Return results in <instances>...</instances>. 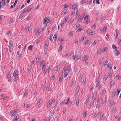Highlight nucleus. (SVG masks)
<instances>
[{
	"label": "nucleus",
	"instance_id": "1",
	"mask_svg": "<svg viewBox=\"0 0 121 121\" xmlns=\"http://www.w3.org/2000/svg\"><path fill=\"white\" fill-rule=\"evenodd\" d=\"M75 99L76 105L77 106H78L79 103V96L78 94H76V95Z\"/></svg>",
	"mask_w": 121,
	"mask_h": 121
},
{
	"label": "nucleus",
	"instance_id": "2",
	"mask_svg": "<svg viewBox=\"0 0 121 121\" xmlns=\"http://www.w3.org/2000/svg\"><path fill=\"white\" fill-rule=\"evenodd\" d=\"M55 98L53 99L52 100H49L48 103V104L49 103V104H48V107L50 106V104H52V103H53L55 102Z\"/></svg>",
	"mask_w": 121,
	"mask_h": 121
},
{
	"label": "nucleus",
	"instance_id": "3",
	"mask_svg": "<svg viewBox=\"0 0 121 121\" xmlns=\"http://www.w3.org/2000/svg\"><path fill=\"white\" fill-rule=\"evenodd\" d=\"M10 114L11 116H14L16 114V112L14 110L11 111L10 112Z\"/></svg>",
	"mask_w": 121,
	"mask_h": 121
},
{
	"label": "nucleus",
	"instance_id": "4",
	"mask_svg": "<svg viewBox=\"0 0 121 121\" xmlns=\"http://www.w3.org/2000/svg\"><path fill=\"white\" fill-rule=\"evenodd\" d=\"M49 116L51 118H52L54 114V111L52 110H51L49 113Z\"/></svg>",
	"mask_w": 121,
	"mask_h": 121
},
{
	"label": "nucleus",
	"instance_id": "5",
	"mask_svg": "<svg viewBox=\"0 0 121 121\" xmlns=\"http://www.w3.org/2000/svg\"><path fill=\"white\" fill-rule=\"evenodd\" d=\"M87 33L90 35H92L93 34L92 31L91 30H86Z\"/></svg>",
	"mask_w": 121,
	"mask_h": 121
},
{
	"label": "nucleus",
	"instance_id": "6",
	"mask_svg": "<svg viewBox=\"0 0 121 121\" xmlns=\"http://www.w3.org/2000/svg\"><path fill=\"white\" fill-rule=\"evenodd\" d=\"M88 59V56H84L83 57L82 59L83 60V61L84 62V61H85Z\"/></svg>",
	"mask_w": 121,
	"mask_h": 121
},
{
	"label": "nucleus",
	"instance_id": "7",
	"mask_svg": "<svg viewBox=\"0 0 121 121\" xmlns=\"http://www.w3.org/2000/svg\"><path fill=\"white\" fill-rule=\"evenodd\" d=\"M107 67L109 68H110V69L111 70L112 69V64L110 62H109L107 65Z\"/></svg>",
	"mask_w": 121,
	"mask_h": 121
},
{
	"label": "nucleus",
	"instance_id": "8",
	"mask_svg": "<svg viewBox=\"0 0 121 121\" xmlns=\"http://www.w3.org/2000/svg\"><path fill=\"white\" fill-rule=\"evenodd\" d=\"M91 39H87L86 40L85 43V45H86L88 44L90 42Z\"/></svg>",
	"mask_w": 121,
	"mask_h": 121
},
{
	"label": "nucleus",
	"instance_id": "9",
	"mask_svg": "<svg viewBox=\"0 0 121 121\" xmlns=\"http://www.w3.org/2000/svg\"><path fill=\"white\" fill-rule=\"evenodd\" d=\"M18 73V71L17 70H15L13 74V76L14 77H15V76H16Z\"/></svg>",
	"mask_w": 121,
	"mask_h": 121
},
{
	"label": "nucleus",
	"instance_id": "10",
	"mask_svg": "<svg viewBox=\"0 0 121 121\" xmlns=\"http://www.w3.org/2000/svg\"><path fill=\"white\" fill-rule=\"evenodd\" d=\"M76 57L77 58L76 60H78V59L80 58L81 57V55H80L79 53H78V55H76Z\"/></svg>",
	"mask_w": 121,
	"mask_h": 121
},
{
	"label": "nucleus",
	"instance_id": "11",
	"mask_svg": "<svg viewBox=\"0 0 121 121\" xmlns=\"http://www.w3.org/2000/svg\"><path fill=\"white\" fill-rule=\"evenodd\" d=\"M14 120L17 121L19 118V115L17 114L14 117Z\"/></svg>",
	"mask_w": 121,
	"mask_h": 121
},
{
	"label": "nucleus",
	"instance_id": "12",
	"mask_svg": "<svg viewBox=\"0 0 121 121\" xmlns=\"http://www.w3.org/2000/svg\"><path fill=\"white\" fill-rule=\"evenodd\" d=\"M20 5H19L17 7H16L14 10V12H15V11H18L19 10V9H20Z\"/></svg>",
	"mask_w": 121,
	"mask_h": 121
},
{
	"label": "nucleus",
	"instance_id": "13",
	"mask_svg": "<svg viewBox=\"0 0 121 121\" xmlns=\"http://www.w3.org/2000/svg\"><path fill=\"white\" fill-rule=\"evenodd\" d=\"M43 102L42 99H41L38 102L37 104L36 105H38V106L41 103Z\"/></svg>",
	"mask_w": 121,
	"mask_h": 121
},
{
	"label": "nucleus",
	"instance_id": "14",
	"mask_svg": "<svg viewBox=\"0 0 121 121\" xmlns=\"http://www.w3.org/2000/svg\"><path fill=\"white\" fill-rule=\"evenodd\" d=\"M57 34H55L54 35L53 37V39L54 41H55L57 37Z\"/></svg>",
	"mask_w": 121,
	"mask_h": 121
},
{
	"label": "nucleus",
	"instance_id": "15",
	"mask_svg": "<svg viewBox=\"0 0 121 121\" xmlns=\"http://www.w3.org/2000/svg\"><path fill=\"white\" fill-rule=\"evenodd\" d=\"M62 76L61 75H59V79L58 82H60L61 81L62 78Z\"/></svg>",
	"mask_w": 121,
	"mask_h": 121
},
{
	"label": "nucleus",
	"instance_id": "16",
	"mask_svg": "<svg viewBox=\"0 0 121 121\" xmlns=\"http://www.w3.org/2000/svg\"><path fill=\"white\" fill-rule=\"evenodd\" d=\"M32 68V66L31 65H30L28 68V72L29 73H30L31 71Z\"/></svg>",
	"mask_w": 121,
	"mask_h": 121
},
{
	"label": "nucleus",
	"instance_id": "17",
	"mask_svg": "<svg viewBox=\"0 0 121 121\" xmlns=\"http://www.w3.org/2000/svg\"><path fill=\"white\" fill-rule=\"evenodd\" d=\"M1 2L2 5L3 6H4L5 5V0H2Z\"/></svg>",
	"mask_w": 121,
	"mask_h": 121
},
{
	"label": "nucleus",
	"instance_id": "18",
	"mask_svg": "<svg viewBox=\"0 0 121 121\" xmlns=\"http://www.w3.org/2000/svg\"><path fill=\"white\" fill-rule=\"evenodd\" d=\"M28 9V7H26L25 8L24 11L22 12V13H25L26 12H27V9Z\"/></svg>",
	"mask_w": 121,
	"mask_h": 121
},
{
	"label": "nucleus",
	"instance_id": "19",
	"mask_svg": "<svg viewBox=\"0 0 121 121\" xmlns=\"http://www.w3.org/2000/svg\"><path fill=\"white\" fill-rule=\"evenodd\" d=\"M117 96H118L119 95V94L120 91L121 90L119 89H117Z\"/></svg>",
	"mask_w": 121,
	"mask_h": 121
},
{
	"label": "nucleus",
	"instance_id": "20",
	"mask_svg": "<svg viewBox=\"0 0 121 121\" xmlns=\"http://www.w3.org/2000/svg\"><path fill=\"white\" fill-rule=\"evenodd\" d=\"M108 60H106L103 62V65L105 66L108 63Z\"/></svg>",
	"mask_w": 121,
	"mask_h": 121
},
{
	"label": "nucleus",
	"instance_id": "21",
	"mask_svg": "<svg viewBox=\"0 0 121 121\" xmlns=\"http://www.w3.org/2000/svg\"><path fill=\"white\" fill-rule=\"evenodd\" d=\"M97 92H95L94 93L93 95V97H94L95 98L97 97Z\"/></svg>",
	"mask_w": 121,
	"mask_h": 121
},
{
	"label": "nucleus",
	"instance_id": "22",
	"mask_svg": "<svg viewBox=\"0 0 121 121\" xmlns=\"http://www.w3.org/2000/svg\"><path fill=\"white\" fill-rule=\"evenodd\" d=\"M68 19V18L67 17L65 18L64 19L63 22L65 23H66L67 22Z\"/></svg>",
	"mask_w": 121,
	"mask_h": 121
},
{
	"label": "nucleus",
	"instance_id": "23",
	"mask_svg": "<svg viewBox=\"0 0 121 121\" xmlns=\"http://www.w3.org/2000/svg\"><path fill=\"white\" fill-rule=\"evenodd\" d=\"M28 90L27 89H26L25 91V92L24 93V96H25L28 93Z\"/></svg>",
	"mask_w": 121,
	"mask_h": 121
},
{
	"label": "nucleus",
	"instance_id": "24",
	"mask_svg": "<svg viewBox=\"0 0 121 121\" xmlns=\"http://www.w3.org/2000/svg\"><path fill=\"white\" fill-rule=\"evenodd\" d=\"M116 94V91H114L112 93V97H113Z\"/></svg>",
	"mask_w": 121,
	"mask_h": 121
},
{
	"label": "nucleus",
	"instance_id": "25",
	"mask_svg": "<svg viewBox=\"0 0 121 121\" xmlns=\"http://www.w3.org/2000/svg\"><path fill=\"white\" fill-rule=\"evenodd\" d=\"M106 100V99L105 98H103L102 99V104H103L105 103V101Z\"/></svg>",
	"mask_w": 121,
	"mask_h": 121
},
{
	"label": "nucleus",
	"instance_id": "26",
	"mask_svg": "<svg viewBox=\"0 0 121 121\" xmlns=\"http://www.w3.org/2000/svg\"><path fill=\"white\" fill-rule=\"evenodd\" d=\"M115 52L116 55L117 56L120 53V52H119L118 50H116L115 51Z\"/></svg>",
	"mask_w": 121,
	"mask_h": 121
},
{
	"label": "nucleus",
	"instance_id": "27",
	"mask_svg": "<svg viewBox=\"0 0 121 121\" xmlns=\"http://www.w3.org/2000/svg\"><path fill=\"white\" fill-rule=\"evenodd\" d=\"M112 48L114 49L117 50V47L114 44L112 45Z\"/></svg>",
	"mask_w": 121,
	"mask_h": 121
},
{
	"label": "nucleus",
	"instance_id": "28",
	"mask_svg": "<svg viewBox=\"0 0 121 121\" xmlns=\"http://www.w3.org/2000/svg\"><path fill=\"white\" fill-rule=\"evenodd\" d=\"M107 76L106 74L104 75V77L103 80L106 81L107 79Z\"/></svg>",
	"mask_w": 121,
	"mask_h": 121
},
{
	"label": "nucleus",
	"instance_id": "29",
	"mask_svg": "<svg viewBox=\"0 0 121 121\" xmlns=\"http://www.w3.org/2000/svg\"><path fill=\"white\" fill-rule=\"evenodd\" d=\"M46 67V63L45 64L43 65V66L42 68V70H43V69H45Z\"/></svg>",
	"mask_w": 121,
	"mask_h": 121
},
{
	"label": "nucleus",
	"instance_id": "30",
	"mask_svg": "<svg viewBox=\"0 0 121 121\" xmlns=\"http://www.w3.org/2000/svg\"><path fill=\"white\" fill-rule=\"evenodd\" d=\"M101 51L99 50V49L97 51V53L98 55H100L101 54Z\"/></svg>",
	"mask_w": 121,
	"mask_h": 121
},
{
	"label": "nucleus",
	"instance_id": "31",
	"mask_svg": "<svg viewBox=\"0 0 121 121\" xmlns=\"http://www.w3.org/2000/svg\"><path fill=\"white\" fill-rule=\"evenodd\" d=\"M89 96L88 97V99H87L86 100V101L85 102V103L86 104V105L87 103H88V101L89 100Z\"/></svg>",
	"mask_w": 121,
	"mask_h": 121
},
{
	"label": "nucleus",
	"instance_id": "32",
	"mask_svg": "<svg viewBox=\"0 0 121 121\" xmlns=\"http://www.w3.org/2000/svg\"><path fill=\"white\" fill-rule=\"evenodd\" d=\"M60 67H57L56 68V71L58 72L60 70Z\"/></svg>",
	"mask_w": 121,
	"mask_h": 121
},
{
	"label": "nucleus",
	"instance_id": "33",
	"mask_svg": "<svg viewBox=\"0 0 121 121\" xmlns=\"http://www.w3.org/2000/svg\"><path fill=\"white\" fill-rule=\"evenodd\" d=\"M67 100L66 99H65L62 101L61 103L60 104L62 105L65 103V102Z\"/></svg>",
	"mask_w": 121,
	"mask_h": 121
},
{
	"label": "nucleus",
	"instance_id": "34",
	"mask_svg": "<svg viewBox=\"0 0 121 121\" xmlns=\"http://www.w3.org/2000/svg\"><path fill=\"white\" fill-rule=\"evenodd\" d=\"M78 8H76L74 10V13H75L76 14L77 13H78Z\"/></svg>",
	"mask_w": 121,
	"mask_h": 121
},
{
	"label": "nucleus",
	"instance_id": "35",
	"mask_svg": "<svg viewBox=\"0 0 121 121\" xmlns=\"http://www.w3.org/2000/svg\"><path fill=\"white\" fill-rule=\"evenodd\" d=\"M23 16V13H22V14H21L19 16V19H21L22 17Z\"/></svg>",
	"mask_w": 121,
	"mask_h": 121
},
{
	"label": "nucleus",
	"instance_id": "36",
	"mask_svg": "<svg viewBox=\"0 0 121 121\" xmlns=\"http://www.w3.org/2000/svg\"><path fill=\"white\" fill-rule=\"evenodd\" d=\"M33 46L32 45H30L29 47H28V49L30 50H31L33 48Z\"/></svg>",
	"mask_w": 121,
	"mask_h": 121
},
{
	"label": "nucleus",
	"instance_id": "37",
	"mask_svg": "<svg viewBox=\"0 0 121 121\" xmlns=\"http://www.w3.org/2000/svg\"><path fill=\"white\" fill-rule=\"evenodd\" d=\"M18 75H17L16 76H15L14 77L15 78L14 79V81L15 82H16L18 79Z\"/></svg>",
	"mask_w": 121,
	"mask_h": 121
},
{
	"label": "nucleus",
	"instance_id": "38",
	"mask_svg": "<svg viewBox=\"0 0 121 121\" xmlns=\"http://www.w3.org/2000/svg\"><path fill=\"white\" fill-rule=\"evenodd\" d=\"M62 45H61L60 46V47L59 48V49L58 50L59 51H60L62 50Z\"/></svg>",
	"mask_w": 121,
	"mask_h": 121
},
{
	"label": "nucleus",
	"instance_id": "39",
	"mask_svg": "<svg viewBox=\"0 0 121 121\" xmlns=\"http://www.w3.org/2000/svg\"><path fill=\"white\" fill-rule=\"evenodd\" d=\"M93 103L94 102H91L90 104V105H89V107H90V108L91 107L93 104Z\"/></svg>",
	"mask_w": 121,
	"mask_h": 121
},
{
	"label": "nucleus",
	"instance_id": "40",
	"mask_svg": "<svg viewBox=\"0 0 121 121\" xmlns=\"http://www.w3.org/2000/svg\"><path fill=\"white\" fill-rule=\"evenodd\" d=\"M77 5L76 4H75L73 6H72V8L73 9H75L77 6Z\"/></svg>",
	"mask_w": 121,
	"mask_h": 121
},
{
	"label": "nucleus",
	"instance_id": "41",
	"mask_svg": "<svg viewBox=\"0 0 121 121\" xmlns=\"http://www.w3.org/2000/svg\"><path fill=\"white\" fill-rule=\"evenodd\" d=\"M28 30H29L30 31L32 29V28L31 26V25H30L28 27Z\"/></svg>",
	"mask_w": 121,
	"mask_h": 121
},
{
	"label": "nucleus",
	"instance_id": "42",
	"mask_svg": "<svg viewBox=\"0 0 121 121\" xmlns=\"http://www.w3.org/2000/svg\"><path fill=\"white\" fill-rule=\"evenodd\" d=\"M83 16H82V18H79V19L78 20V22H80L81 21V20L82 19Z\"/></svg>",
	"mask_w": 121,
	"mask_h": 121
},
{
	"label": "nucleus",
	"instance_id": "43",
	"mask_svg": "<svg viewBox=\"0 0 121 121\" xmlns=\"http://www.w3.org/2000/svg\"><path fill=\"white\" fill-rule=\"evenodd\" d=\"M108 49V48L107 47H105L103 48V52L106 51Z\"/></svg>",
	"mask_w": 121,
	"mask_h": 121
},
{
	"label": "nucleus",
	"instance_id": "44",
	"mask_svg": "<svg viewBox=\"0 0 121 121\" xmlns=\"http://www.w3.org/2000/svg\"><path fill=\"white\" fill-rule=\"evenodd\" d=\"M71 66H69L67 67L66 70L68 71H69L70 69L71 68Z\"/></svg>",
	"mask_w": 121,
	"mask_h": 121
},
{
	"label": "nucleus",
	"instance_id": "45",
	"mask_svg": "<svg viewBox=\"0 0 121 121\" xmlns=\"http://www.w3.org/2000/svg\"><path fill=\"white\" fill-rule=\"evenodd\" d=\"M47 18L46 17H45L44 20L43 21V24H45V23H46V20H47Z\"/></svg>",
	"mask_w": 121,
	"mask_h": 121
},
{
	"label": "nucleus",
	"instance_id": "46",
	"mask_svg": "<svg viewBox=\"0 0 121 121\" xmlns=\"http://www.w3.org/2000/svg\"><path fill=\"white\" fill-rule=\"evenodd\" d=\"M73 22V20L72 19H71L70 20H69V21H68V23H69V24H70L71 22Z\"/></svg>",
	"mask_w": 121,
	"mask_h": 121
},
{
	"label": "nucleus",
	"instance_id": "47",
	"mask_svg": "<svg viewBox=\"0 0 121 121\" xmlns=\"http://www.w3.org/2000/svg\"><path fill=\"white\" fill-rule=\"evenodd\" d=\"M116 108H113L112 110V113H114L116 110Z\"/></svg>",
	"mask_w": 121,
	"mask_h": 121
},
{
	"label": "nucleus",
	"instance_id": "48",
	"mask_svg": "<svg viewBox=\"0 0 121 121\" xmlns=\"http://www.w3.org/2000/svg\"><path fill=\"white\" fill-rule=\"evenodd\" d=\"M17 0H16L15 1V2L13 4V6L14 7H15L16 4H17Z\"/></svg>",
	"mask_w": 121,
	"mask_h": 121
},
{
	"label": "nucleus",
	"instance_id": "49",
	"mask_svg": "<svg viewBox=\"0 0 121 121\" xmlns=\"http://www.w3.org/2000/svg\"><path fill=\"white\" fill-rule=\"evenodd\" d=\"M86 0H82L80 3V4H82L86 1Z\"/></svg>",
	"mask_w": 121,
	"mask_h": 121
},
{
	"label": "nucleus",
	"instance_id": "50",
	"mask_svg": "<svg viewBox=\"0 0 121 121\" xmlns=\"http://www.w3.org/2000/svg\"><path fill=\"white\" fill-rule=\"evenodd\" d=\"M83 116H84V117H85L86 116V111H84L83 115Z\"/></svg>",
	"mask_w": 121,
	"mask_h": 121
},
{
	"label": "nucleus",
	"instance_id": "51",
	"mask_svg": "<svg viewBox=\"0 0 121 121\" xmlns=\"http://www.w3.org/2000/svg\"><path fill=\"white\" fill-rule=\"evenodd\" d=\"M45 86L44 90H46L48 88V85H45Z\"/></svg>",
	"mask_w": 121,
	"mask_h": 121
},
{
	"label": "nucleus",
	"instance_id": "52",
	"mask_svg": "<svg viewBox=\"0 0 121 121\" xmlns=\"http://www.w3.org/2000/svg\"><path fill=\"white\" fill-rule=\"evenodd\" d=\"M97 42L96 40H95V41L93 42L92 43L93 45H94L96 44V42Z\"/></svg>",
	"mask_w": 121,
	"mask_h": 121
},
{
	"label": "nucleus",
	"instance_id": "53",
	"mask_svg": "<svg viewBox=\"0 0 121 121\" xmlns=\"http://www.w3.org/2000/svg\"><path fill=\"white\" fill-rule=\"evenodd\" d=\"M44 71L43 72V75H44L46 74V73L47 71V70L46 69H44Z\"/></svg>",
	"mask_w": 121,
	"mask_h": 121
},
{
	"label": "nucleus",
	"instance_id": "54",
	"mask_svg": "<svg viewBox=\"0 0 121 121\" xmlns=\"http://www.w3.org/2000/svg\"><path fill=\"white\" fill-rule=\"evenodd\" d=\"M61 13L63 15L64 14H65L66 13V11H65V10H64L62 12H61Z\"/></svg>",
	"mask_w": 121,
	"mask_h": 121
},
{
	"label": "nucleus",
	"instance_id": "55",
	"mask_svg": "<svg viewBox=\"0 0 121 121\" xmlns=\"http://www.w3.org/2000/svg\"><path fill=\"white\" fill-rule=\"evenodd\" d=\"M105 19V17H103L101 18V20L102 21H104Z\"/></svg>",
	"mask_w": 121,
	"mask_h": 121
},
{
	"label": "nucleus",
	"instance_id": "56",
	"mask_svg": "<svg viewBox=\"0 0 121 121\" xmlns=\"http://www.w3.org/2000/svg\"><path fill=\"white\" fill-rule=\"evenodd\" d=\"M54 121H59V120L58 118L56 117L54 118Z\"/></svg>",
	"mask_w": 121,
	"mask_h": 121
},
{
	"label": "nucleus",
	"instance_id": "57",
	"mask_svg": "<svg viewBox=\"0 0 121 121\" xmlns=\"http://www.w3.org/2000/svg\"><path fill=\"white\" fill-rule=\"evenodd\" d=\"M79 86H78L77 87V88L76 89V91L77 92L79 91Z\"/></svg>",
	"mask_w": 121,
	"mask_h": 121
},
{
	"label": "nucleus",
	"instance_id": "58",
	"mask_svg": "<svg viewBox=\"0 0 121 121\" xmlns=\"http://www.w3.org/2000/svg\"><path fill=\"white\" fill-rule=\"evenodd\" d=\"M55 76L54 75H53L52 76V81H53L54 79Z\"/></svg>",
	"mask_w": 121,
	"mask_h": 121
},
{
	"label": "nucleus",
	"instance_id": "59",
	"mask_svg": "<svg viewBox=\"0 0 121 121\" xmlns=\"http://www.w3.org/2000/svg\"><path fill=\"white\" fill-rule=\"evenodd\" d=\"M103 115H102V116H101L100 117V118H99V120L100 121H101L102 119V118L103 117Z\"/></svg>",
	"mask_w": 121,
	"mask_h": 121
},
{
	"label": "nucleus",
	"instance_id": "60",
	"mask_svg": "<svg viewBox=\"0 0 121 121\" xmlns=\"http://www.w3.org/2000/svg\"><path fill=\"white\" fill-rule=\"evenodd\" d=\"M100 81H99L98 82V83L97 84H96V87H97L98 86L100 85Z\"/></svg>",
	"mask_w": 121,
	"mask_h": 121
},
{
	"label": "nucleus",
	"instance_id": "61",
	"mask_svg": "<svg viewBox=\"0 0 121 121\" xmlns=\"http://www.w3.org/2000/svg\"><path fill=\"white\" fill-rule=\"evenodd\" d=\"M9 44L10 45H11L12 46H13V42L12 41H10L9 42Z\"/></svg>",
	"mask_w": 121,
	"mask_h": 121
},
{
	"label": "nucleus",
	"instance_id": "62",
	"mask_svg": "<svg viewBox=\"0 0 121 121\" xmlns=\"http://www.w3.org/2000/svg\"><path fill=\"white\" fill-rule=\"evenodd\" d=\"M68 7V6H67L66 4H64L63 6V8H67Z\"/></svg>",
	"mask_w": 121,
	"mask_h": 121
},
{
	"label": "nucleus",
	"instance_id": "63",
	"mask_svg": "<svg viewBox=\"0 0 121 121\" xmlns=\"http://www.w3.org/2000/svg\"><path fill=\"white\" fill-rule=\"evenodd\" d=\"M106 92V90H104V91L102 92V95H104L105 94Z\"/></svg>",
	"mask_w": 121,
	"mask_h": 121
},
{
	"label": "nucleus",
	"instance_id": "64",
	"mask_svg": "<svg viewBox=\"0 0 121 121\" xmlns=\"http://www.w3.org/2000/svg\"><path fill=\"white\" fill-rule=\"evenodd\" d=\"M74 81H73L71 83V86H73L74 84Z\"/></svg>",
	"mask_w": 121,
	"mask_h": 121
}]
</instances>
